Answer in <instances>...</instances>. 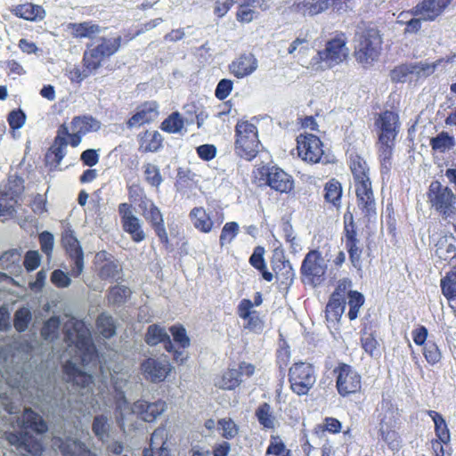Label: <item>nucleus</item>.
<instances>
[{"label": "nucleus", "instance_id": "nucleus-22", "mask_svg": "<svg viewBox=\"0 0 456 456\" xmlns=\"http://www.w3.org/2000/svg\"><path fill=\"white\" fill-rule=\"evenodd\" d=\"M189 218L193 227L203 233L211 232L215 227H218L221 222L216 225V221L210 211H207L203 207H195L189 213Z\"/></svg>", "mask_w": 456, "mask_h": 456}, {"label": "nucleus", "instance_id": "nucleus-37", "mask_svg": "<svg viewBox=\"0 0 456 456\" xmlns=\"http://www.w3.org/2000/svg\"><path fill=\"white\" fill-rule=\"evenodd\" d=\"M428 414L434 421L437 439L447 444L451 440V436L445 419L440 413L435 411H428Z\"/></svg>", "mask_w": 456, "mask_h": 456}, {"label": "nucleus", "instance_id": "nucleus-56", "mask_svg": "<svg viewBox=\"0 0 456 456\" xmlns=\"http://www.w3.org/2000/svg\"><path fill=\"white\" fill-rule=\"evenodd\" d=\"M240 231L239 224L236 222H229L226 223L221 232L220 234V245L224 246L225 244L231 243L233 239L238 235Z\"/></svg>", "mask_w": 456, "mask_h": 456}, {"label": "nucleus", "instance_id": "nucleus-10", "mask_svg": "<svg viewBox=\"0 0 456 456\" xmlns=\"http://www.w3.org/2000/svg\"><path fill=\"white\" fill-rule=\"evenodd\" d=\"M315 381L314 367L309 363L297 362L289 369L290 387L298 395H306Z\"/></svg>", "mask_w": 456, "mask_h": 456}, {"label": "nucleus", "instance_id": "nucleus-60", "mask_svg": "<svg viewBox=\"0 0 456 456\" xmlns=\"http://www.w3.org/2000/svg\"><path fill=\"white\" fill-rule=\"evenodd\" d=\"M131 291L126 286H114L109 293V301L115 305H119L130 296Z\"/></svg>", "mask_w": 456, "mask_h": 456}, {"label": "nucleus", "instance_id": "nucleus-50", "mask_svg": "<svg viewBox=\"0 0 456 456\" xmlns=\"http://www.w3.org/2000/svg\"><path fill=\"white\" fill-rule=\"evenodd\" d=\"M145 181L153 187L159 188L163 182L159 167L151 163L142 167Z\"/></svg>", "mask_w": 456, "mask_h": 456}, {"label": "nucleus", "instance_id": "nucleus-55", "mask_svg": "<svg viewBox=\"0 0 456 456\" xmlns=\"http://www.w3.org/2000/svg\"><path fill=\"white\" fill-rule=\"evenodd\" d=\"M218 428L221 430V435L225 439H232L239 433L237 424L230 418H224L218 420Z\"/></svg>", "mask_w": 456, "mask_h": 456}, {"label": "nucleus", "instance_id": "nucleus-35", "mask_svg": "<svg viewBox=\"0 0 456 456\" xmlns=\"http://www.w3.org/2000/svg\"><path fill=\"white\" fill-rule=\"evenodd\" d=\"M350 168L354 176V185L362 183V182H370L369 177V168L366 161L359 157H351Z\"/></svg>", "mask_w": 456, "mask_h": 456}, {"label": "nucleus", "instance_id": "nucleus-7", "mask_svg": "<svg viewBox=\"0 0 456 456\" xmlns=\"http://www.w3.org/2000/svg\"><path fill=\"white\" fill-rule=\"evenodd\" d=\"M236 153L247 159H253L259 151L260 142L258 140V132L255 125L248 121H239L235 127Z\"/></svg>", "mask_w": 456, "mask_h": 456}, {"label": "nucleus", "instance_id": "nucleus-33", "mask_svg": "<svg viewBox=\"0 0 456 456\" xmlns=\"http://www.w3.org/2000/svg\"><path fill=\"white\" fill-rule=\"evenodd\" d=\"M14 14L27 20L36 21L43 20L45 16V12L40 5L27 3L16 6Z\"/></svg>", "mask_w": 456, "mask_h": 456}, {"label": "nucleus", "instance_id": "nucleus-20", "mask_svg": "<svg viewBox=\"0 0 456 456\" xmlns=\"http://www.w3.org/2000/svg\"><path fill=\"white\" fill-rule=\"evenodd\" d=\"M313 48L309 33L300 32L299 35L289 44L288 47V53L297 60V61L303 67L311 69V67H308L309 61H307V57Z\"/></svg>", "mask_w": 456, "mask_h": 456}, {"label": "nucleus", "instance_id": "nucleus-44", "mask_svg": "<svg viewBox=\"0 0 456 456\" xmlns=\"http://www.w3.org/2000/svg\"><path fill=\"white\" fill-rule=\"evenodd\" d=\"M122 227L126 232L131 235L134 242H141L146 238L142 228V222L137 216L123 223Z\"/></svg>", "mask_w": 456, "mask_h": 456}, {"label": "nucleus", "instance_id": "nucleus-25", "mask_svg": "<svg viewBox=\"0 0 456 456\" xmlns=\"http://www.w3.org/2000/svg\"><path fill=\"white\" fill-rule=\"evenodd\" d=\"M258 61L252 53L241 54L229 65L230 72L237 78H243L254 73Z\"/></svg>", "mask_w": 456, "mask_h": 456}, {"label": "nucleus", "instance_id": "nucleus-49", "mask_svg": "<svg viewBox=\"0 0 456 456\" xmlns=\"http://www.w3.org/2000/svg\"><path fill=\"white\" fill-rule=\"evenodd\" d=\"M324 191V198L326 201L330 202L335 206L339 204L342 195V188L339 182L335 179H331L325 184Z\"/></svg>", "mask_w": 456, "mask_h": 456}, {"label": "nucleus", "instance_id": "nucleus-16", "mask_svg": "<svg viewBox=\"0 0 456 456\" xmlns=\"http://www.w3.org/2000/svg\"><path fill=\"white\" fill-rule=\"evenodd\" d=\"M451 2L452 0H423L410 12L415 17H420L423 21H434L444 13Z\"/></svg>", "mask_w": 456, "mask_h": 456}, {"label": "nucleus", "instance_id": "nucleus-48", "mask_svg": "<svg viewBox=\"0 0 456 456\" xmlns=\"http://www.w3.org/2000/svg\"><path fill=\"white\" fill-rule=\"evenodd\" d=\"M256 416L259 423L265 428H273L275 425V417L273 414L271 406L264 403L258 406L256 411Z\"/></svg>", "mask_w": 456, "mask_h": 456}, {"label": "nucleus", "instance_id": "nucleus-14", "mask_svg": "<svg viewBox=\"0 0 456 456\" xmlns=\"http://www.w3.org/2000/svg\"><path fill=\"white\" fill-rule=\"evenodd\" d=\"M142 215L151 225L159 240L165 244L168 243V236L164 224V218L160 209L151 200H143L139 204Z\"/></svg>", "mask_w": 456, "mask_h": 456}, {"label": "nucleus", "instance_id": "nucleus-36", "mask_svg": "<svg viewBox=\"0 0 456 456\" xmlns=\"http://www.w3.org/2000/svg\"><path fill=\"white\" fill-rule=\"evenodd\" d=\"M193 119L186 118L185 120L182 118L179 112H173L169 115L160 126V128L169 134H178L182 133L184 124L192 123Z\"/></svg>", "mask_w": 456, "mask_h": 456}, {"label": "nucleus", "instance_id": "nucleus-46", "mask_svg": "<svg viewBox=\"0 0 456 456\" xmlns=\"http://www.w3.org/2000/svg\"><path fill=\"white\" fill-rule=\"evenodd\" d=\"M242 382L240 374L236 369H230L223 374L221 379L216 383L222 389L232 390L237 387Z\"/></svg>", "mask_w": 456, "mask_h": 456}, {"label": "nucleus", "instance_id": "nucleus-13", "mask_svg": "<svg viewBox=\"0 0 456 456\" xmlns=\"http://www.w3.org/2000/svg\"><path fill=\"white\" fill-rule=\"evenodd\" d=\"M298 156L305 162L318 163L324 153L321 140L312 134H301L297 137Z\"/></svg>", "mask_w": 456, "mask_h": 456}, {"label": "nucleus", "instance_id": "nucleus-62", "mask_svg": "<svg viewBox=\"0 0 456 456\" xmlns=\"http://www.w3.org/2000/svg\"><path fill=\"white\" fill-rule=\"evenodd\" d=\"M391 78L394 82L397 83H403L408 80L411 81L410 64H403L395 68L391 72Z\"/></svg>", "mask_w": 456, "mask_h": 456}, {"label": "nucleus", "instance_id": "nucleus-47", "mask_svg": "<svg viewBox=\"0 0 456 456\" xmlns=\"http://www.w3.org/2000/svg\"><path fill=\"white\" fill-rule=\"evenodd\" d=\"M120 270L115 261L105 259V262L99 266V276L104 280L116 281L119 279Z\"/></svg>", "mask_w": 456, "mask_h": 456}, {"label": "nucleus", "instance_id": "nucleus-9", "mask_svg": "<svg viewBox=\"0 0 456 456\" xmlns=\"http://www.w3.org/2000/svg\"><path fill=\"white\" fill-rule=\"evenodd\" d=\"M173 369L169 358L165 354L149 357L141 363V371L143 378L151 383L165 381Z\"/></svg>", "mask_w": 456, "mask_h": 456}, {"label": "nucleus", "instance_id": "nucleus-28", "mask_svg": "<svg viewBox=\"0 0 456 456\" xmlns=\"http://www.w3.org/2000/svg\"><path fill=\"white\" fill-rule=\"evenodd\" d=\"M435 255L440 260H454L456 255V236L446 233L438 238L435 244Z\"/></svg>", "mask_w": 456, "mask_h": 456}, {"label": "nucleus", "instance_id": "nucleus-12", "mask_svg": "<svg viewBox=\"0 0 456 456\" xmlns=\"http://www.w3.org/2000/svg\"><path fill=\"white\" fill-rule=\"evenodd\" d=\"M334 372L337 374L336 386L340 395L346 396L361 389V376L352 366L339 363Z\"/></svg>", "mask_w": 456, "mask_h": 456}, {"label": "nucleus", "instance_id": "nucleus-64", "mask_svg": "<svg viewBox=\"0 0 456 456\" xmlns=\"http://www.w3.org/2000/svg\"><path fill=\"white\" fill-rule=\"evenodd\" d=\"M258 12L252 9L239 4L236 20L240 23H249L257 18Z\"/></svg>", "mask_w": 456, "mask_h": 456}, {"label": "nucleus", "instance_id": "nucleus-59", "mask_svg": "<svg viewBox=\"0 0 456 456\" xmlns=\"http://www.w3.org/2000/svg\"><path fill=\"white\" fill-rule=\"evenodd\" d=\"M167 436V429L164 427L156 428L151 434L150 448L148 450H151L154 453V450H159L160 447H164Z\"/></svg>", "mask_w": 456, "mask_h": 456}, {"label": "nucleus", "instance_id": "nucleus-4", "mask_svg": "<svg viewBox=\"0 0 456 456\" xmlns=\"http://www.w3.org/2000/svg\"><path fill=\"white\" fill-rule=\"evenodd\" d=\"M121 45V37H102L87 45L83 61L89 71H95L105 58L115 54Z\"/></svg>", "mask_w": 456, "mask_h": 456}, {"label": "nucleus", "instance_id": "nucleus-61", "mask_svg": "<svg viewBox=\"0 0 456 456\" xmlns=\"http://www.w3.org/2000/svg\"><path fill=\"white\" fill-rule=\"evenodd\" d=\"M170 332L174 341L181 347L186 348L190 346L191 340L184 327L182 325H174L170 328Z\"/></svg>", "mask_w": 456, "mask_h": 456}, {"label": "nucleus", "instance_id": "nucleus-52", "mask_svg": "<svg viewBox=\"0 0 456 456\" xmlns=\"http://www.w3.org/2000/svg\"><path fill=\"white\" fill-rule=\"evenodd\" d=\"M31 312L28 307H21L14 314L13 325L17 331H25L31 322Z\"/></svg>", "mask_w": 456, "mask_h": 456}, {"label": "nucleus", "instance_id": "nucleus-23", "mask_svg": "<svg viewBox=\"0 0 456 456\" xmlns=\"http://www.w3.org/2000/svg\"><path fill=\"white\" fill-rule=\"evenodd\" d=\"M240 318L244 320V328L250 331L258 332L263 329V322L258 313L253 309V303L249 299H242L237 309Z\"/></svg>", "mask_w": 456, "mask_h": 456}, {"label": "nucleus", "instance_id": "nucleus-21", "mask_svg": "<svg viewBox=\"0 0 456 456\" xmlns=\"http://www.w3.org/2000/svg\"><path fill=\"white\" fill-rule=\"evenodd\" d=\"M266 183L273 190L280 192H289L294 187L292 177L277 167L267 168Z\"/></svg>", "mask_w": 456, "mask_h": 456}, {"label": "nucleus", "instance_id": "nucleus-41", "mask_svg": "<svg viewBox=\"0 0 456 456\" xmlns=\"http://www.w3.org/2000/svg\"><path fill=\"white\" fill-rule=\"evenodd\" d=\"M362 346L373 358H379L381 350L379 343L371 332L363 331L361 337Z\"/></svg>", "mask_w": 456, "mask_h": 456}, {"label": "nucleus", "instance_id": "nucleus-2", "mask_svg": "<svg viewBox=\"0 0 456 456\" xmlns=\"http://www.w3.org/2000/svg\"><path fill=\"white\" fill-rule=\"evenodd\" d=\"M17 422L24 431L8 433L6 440L18 450L36 455L41 450V446L38 443L31 444V437L27 429L35 431L37 434H44L47 431L46 422L31 409H25L23 413L18 417Z\"/></svg>", "mask_w": 456, "mask_h": 456}, {"label": "nucleus", "instance_id": "nucleus-43", "mask_svg": "<svg viewBox=\"0 0 456 456\" xmlns=\"http://www.w3.org/2000/svg\"><path fill=\"white\" fill-rule=\"evenodd\" d=\"M110 425L106 416L98 415L94 417L92 430L100 441L104 443L108 440L110 436Z\"/></svg>", "mask_w": 456, "mask_h": 456}, {"label": "nucleus", "instance_id": "nucleus-11", "mask_svg": "<svg viewBox=\"0 0 456 456\" xmlns=\"http://www.w3.org/2000/svg\"><path fill=\"white\" fill-rule=\"evenodd\" d=\"M327 265L322 254L317 250H311L305 256L301 273L305 283L316 286L323 281Z\"/></svg>", "mask_w": 456, "mask_h": 456}, {"label": "nucleus", "instance_id": "nucleus-40", "mask_svg": "<svg viewBox=\"0 0 456 456\" xmlns=\"http://www.w3.org/2000/svg\"><path fill=\"white\" fill-rule=\"evenodd\" d=\"M455 143V138L446 132H442L430 140L432 149L440 153L452 150Z\"/></svg>", "mask_w": 456, "mask_h": 456}, {"label": "nucleus", "instance_id": "nucleus-1", "mask_svg": "<svg viewBox=\"0 0 456 456\" xmlns=\"http://www.w3.org/2000/svg\"><path fill=\"white\" fill-rule=\"evenodd\" d=\"M65 339L71 351L76 355L67 361L63 366L64 379L68 383L67 398L68 406L71 409L81 411L80 405L89 402L93 391V377L86 370H82L77 363L89 370V365H95L97 354L95 346L92 342L91 332L86 323L82 321L71 318L65 324Z\"/></svg>", "mask_w": 456, "mask_h": 456}, {"label": "nucleus", "instance_id": "nucleus-51", "mask_svg": "<svg viewBox=\"0 0 456 456\" xmlns=\"http://www.w3.org/2000/svg\"><path fill=\"white\" fill-rule=\"evenodd\" d=\"M379 159L382 172L387 173L391 168V159L395 142H379Z\"/></svg>", "mask_w": 456, "mask_h": 456}, {"label": "nucleus", "instance_id": "nucleus-17", "mask_svg": "<svg viewBox=\"0 0 456 456\" xmlns=\"http://www.w3.org/2000/svg\"><path fill=\"white\" fill-rule=\"evenodd\" d=\"M100 122L95 118L88 116L76 117L70 124V132L66 134L69 138V144L77 147L81 142L83 135L89 132L100 129Z\"/></svg>", "mask_w": 456, "mask_h": 456}, {"label": "nucleus", "instance_id": "nucleus-39", "mask_svg": "<svg viewBox=\"0 0 456 456\" xmlns=\"http://www.w3.org/2000/svg\"><path fill=\"white\" fill-rule=\"evenodd\" d=\"M338 293H333L329 303L326 305V315L330 319H338L343 314L346 308V299L343 297H338Z\"/></svg>", "mask_w": 456, "mask_h": 456}, {"label": "nucleus", "instance_id": "nucleus-8", "mask_svg": "<svg viewBox=\"0 0 456 456\" xmlns=\"http://www.w3.org/2000/svg\"><path fill=\"white\" fill-rule=\"evenodd\" d=\"M429 202L437 212L444 216H449L454 212L456 197L452 191L443 186L440 182L431 183L428 190Z\"/></svg>", "mask_w": 456, "mask_h": 456}, {"label": "nucleus", "instance_id": "nucleus-34", "mask_svg": "<svg viewBox=\"0 0 456 456\" xmlns=\"http://www.w3.org/2000/svg\"><path fill=\"white\" fill-rule=\"evenodd\" d=\"M163 137L158 131H146L140 139V150L156 152L162 147Z\"/></svg>", "mask_w": 456, "mask_h": 456}, {"label": "nucleus", "instance_id": "nucleus-3", "mask_svg": "<svg viewBox=\"0 0 456 456\" xmlns=\"http://www.w3.org/2000/svg\"><path fill=\"white\" fill-rule=\"evenodd\" d=\"M167 409V403L163 400L148 402L143 399L137 400L130 405L126 399L119 402L117 406V420L121 428H124L126 415L136 414L147 422L154 421Z\"/></svg>", "mask_w": 456, "mask_h": 456}, {"label": "nucleus", "instance_id": "nucleus-57", "mask_svg": "<svg viewBox=\"0 0 456 456\" xmlns=\"http://www.w3.org/2000/svg\"><path fill=\"white\" fill-rule=\"evenodd\" d=\"M441 288L443 294L447 298L456 297V272L451 271L444 279L441 281Z\"/></svg>", "mask_w": 456, "mask_h": 456}, {"label": "nucleus", "instance_id": "nucleus-63", "mask_svg": "<svg viewBox=\"0 0 456 456\" xmlns=\"http://www.w3.org/2000/svg\"><path fill=\"white\" fill-rule=\"evenodd\" d=\"M60 323L58 317H52L44 324L41 334L45 339H53L56 337Z\"/></svg>", "mask_w": 456, "mask_h": 456}, {"label": "nucleus", "instance_id": "nucleus-18", "mask_svg": "<svg viewBox=\"0 0 456 456\" xmlns=\"http://www.w3.org/2000/svg\"><path fill=\"white\" fill-rule=\"evenodd\" d=\"M376 126L379 130V142H395L400 128L399 117L396 113L387 110L379 115Z\"/></svg>", "mask_w": 456, "mask_h": 456}, {"label": "nucleus", "instance_id": "nucleus-54", "mask_svg": "<svg viewBox=\"0 0 456 456\" xmlns=\"http://www.w3.org/2000/svg\"><path fill=\"white\" fill-rule=\"evenodd\" d=\"M364 303L363 296L358 291L349 290L348 292V305L349 312L348 317L350 320H354L358 316V312Z\"/></svg>", "mask_w": 456, "mask_h": 456}, {"label": "nucleus", "instance_id": "nucleus-53", "mask_svg": "<svg viewBox=\"0 0 456 456\" xmlns=\"http://www.w3.org/2000/svg\"><path fill=\"white\" fill-rule=\"evenodd\" d=\"M97 330L105 338H110L115 334V324L111 316L102 314L97 319Z\"/></svg>", "mask_w": 456, "mask_h": 456}, {"label": "nucleus", "instance_id": "nucleus-6", "mask_svg": "<svg viewBox=\"0 0 456 456\" xmlns=\"http://www.w3.org/2000/svg\"><path fill=\"white\" fill-rule=\"evenodd\" d=\"M382 39L375 28L357 33L355 37L354 56L358 62L370 64L380 53Z\"/></svg>", "mask_w": 456, "mask_h": 456}, {"label": "nucleus", "instance_id": "nucleus-15", "mask_svg": "<svg viewBox=\"0 0 456 456\" xmlns=\"http://www.w3.org/2000/svg\"><path fill=\"white\" fill-rule=\"evenodd\" d=\"M61 242L72 262L70 273L74 277H77L84 269V254L79 241L71 230L66 229L62 233Z\"/></svg>", "mask_w": 456, "mask_h": 456}, {"label": "nucleus", "instance_id": "nucleus-30", "mask_svg": "<svg viewBox=\"0 0 456 456\" xmlns=\"http://www.w3.org/2000/svg\"><path fill=\"white\" fill-rule=\"evenodd\" d=\"M68 29L73 37L94 39L102 32V28L92 21L75 22L68 25Z\"/></svg>", "mask_w": 456, "mask_h": 456}, {"label": "nucleus", "instance_id": "nucleus-26", "mask_svg": "<svg viewBox=\"0 0 456 456\" xmlns=\"http://www.w3.org/2000/svg\"><path fill=\"white\" fill-rule=\"evenodd\" d=\"M395 424V416L392 410L387 409L380 414L379 433L384 441L392 447L398 445Z\"/></svg>", "mask_w": 456, "mask_h": 456}, {"label": "nucleus", "instance_id": "nucleus-42", "mask_svg": "<svg viewBox=\"0 0 456 456\" xmlns=\"http://www.w3.org/2000/svg\"><path fill=\"white\" fill-rule=\"evenodd\" d=\"M441 62V60L433 62H418V63H411L410 69L411 72V78L413 79H419L423 77H427L430 75H432L438 64Z\"/></svg>", "mask_w": 456, "mask_h": 456}, {"label": "nucleus", "instance_id": "nucleus-19", "mask_svg": "<svg viewBox=\"0 0 456 456\" xmlns=\"http://www.w3.org/2000/svg\"><path fill=\"white\" fill-rule=\"evenodd\" d=\"M357 207L362 214L369 218L376 216V200L373 194L371 182H362L354 185Z\"/></svg>", "mask_w": 456, "mask_h": 456}, {"label": "nucleus", "instance_id": "nucleus-5", "mask_svg": "<svg viewBox=\"0 0 456 456\" xmlns=\"http://www.w3.org/2000/svg\"><path fill=\"white\" fill-rule=\"evenodd\" d=\"M349 49L342 38H334L327 42L325 48L318 51L309 61L308 67L314 70H325L342 63L346 60Z\"/></svg>", "mask_w": 456, "mask_h": 456}, {"label": "nucleus", "instance_id": "nucleus-27", "mask_svg": "<svg viewBox=\"0 0 456 456\" xmlns=\"http://www.w3.org/2000/svg\"><path fill=\"white\" fill-rule=\"evenodd\" d=\"M54 445H57L63 456H97L87 445L78 439L62 440L56 438Z\"/></svg>", "mask_w": 456, "mask_h": 456}, {"label": "nucleus", "instance_id": "nucleus-38", "mask_svg": "<svg viewBox=\"0 0 456 456\" xmlns=\"http://www.w3.org/2000/svg\"><path fill=\"white\" fill-rule=\"evenodd\" d=\"M69 134V128L66 126H61L58 131V135L55 138L54 145L51 148L52 153L54 155V159L57 164H60L64 156L66 155V147L68 142L65 138Z\"/></svg>", "mask_w": 456, "mask_h": 456}, {"label": "nucleus", "instance_id": "nucleus-58", "mask_svg": "<svg viewBox=\"0 0 456 456\" xmlns=\"http://www.w3.org/2000/svg\"><path fill=\"white\" fill-rule=\"evenodd\" d=\"M423 354L427 362L430 364L437 363L441 358V352L436 343L431 340L427 341L423 347Z\"/></svg>", "mask_w": 456, "mask_h": 456}, {"label": "nucleus", "instance_id": "nucleus-29", "mask_svg": "<svg viewBox=\"0 0 456 456\" xmlns=\"http://www.w3.org/2000/svg\"><path fill=\"white\" fill-rule=\"evenodd\" d=\"M145 342L149 346H156L163 342L165 343V348L167 351L172 352L174 349V346L165 327L158 324H152L148 327L145 335Z\"/></svg>", "mask_w": 456, "mask_h": 456}, {"label": "nucleus", "instance_id": "nucleus-31", "mask_svg": "<svg viewBox=\"0 0 456 456\" xmlns=\"http://www.w3.org/2000/svg\"><path fill=\"white\" fill-rule=\"evenodd\" d=\"M293 7L304 16H314L328 9V0H298Z\"/></svg>", "mask_w": 456, "mask_h": 456}, {"label": "nucleus", "instance_id": "nucleus-24", "mask_svg": "<svg viewBox=\"0 0 456 456\" xmlns=\"http://www.w3.org/2000/svg\"><path fill=\"white\" fill-rule=\"evenodd\" d=\"M158 109L159 105L156 102H148L140 105L136 112L128 119L127 126L129 128L139 127L154 121L159 116Z\"/></svg>", "mask_w": 456, "mask_h": 456}, {"label": "nucleus", "instance_id": "nucleus-32", "mask_svg": "<svg viewBox=\"0 0 456 456\" xmlns=\"http://www.w3.org/2000/svg\"><path fill=\"white\" fill-rule=\"evenodd\" d=\"M0 265L10 274H19L21 272V253L19 249H11L0 256Z\"/></svg>", "mask_w": 456, "mask_h": 456}, {"label": "nucleus", "instance_id": "nucleus-45", "mask_svg": "<svg viewBox=\"0 0 456 456\" xmlns=\"http://www.w3.org/2000/svg\"><path fill=\"white\" fill-rule=\"evenodd\" d=\"M9 197H12L16 204L20 195L22 193L24 186L23 180L17 176H10L8 182L0 187Z\"/></svg>", "mask_w": 456, "mask_h": 456}]
</instances>
